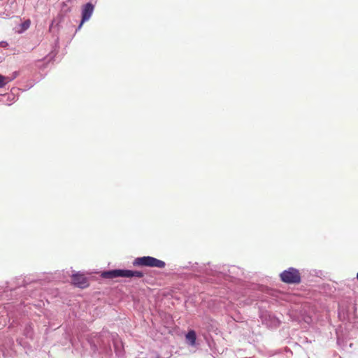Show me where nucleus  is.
I'll list each match as a JSON object with an SVG mask.
<instances>
[{
	"label": "nucleus",
	"mask_w": 358,
	"mask_h": 358,
	"mask_svg": "<svg viewBox=\"0 0 358 358\" xmlns=\"http://www.w3.org/2000/svg\"><path fill=\"white\" fill-rule=\"evenodd\" d=\"M143 273L139 271H131V270H122L115 269L108 271H104L101 273V277L103 278L113 279L118 277L122 278H132L136 277L138 278L143 277Z\"/></svg>",
	"instance_id": "obj_1"
},
{
	"label": "nucleus",
	"mask_w": 358,
	"mask_h": 358,
	"mask_svg": "<svg viewBox=\"0 0 358 358\" xmlns=\"http://www.w3.org/2000/svg\"><path fill=\"white\" fill-rule=\"evenodd\" d=\"M280 279L287 284H298L301 282V275L297 269L291 267L281 273Z\"/></svg>",
	"instance_id": "obj_4"
},
{
	"label": "nucleus",
	"mask_w": 358,
	"mask_h": 358,
	"mask_svg": "<svg viewBox=\"0 0 358 358\" xmlns=\"http://www.w3.org/2000/svg\"><path fill=\"white\" fill-rule=\"evenodd\" d=\"M196 333L194 330H190L186 334V339L190 343V345H194L196 343Z\"/></svg>",
	"instance_id": "obj_9"
},
{
	"label": "nucleus",
	"mask_w": 358,
	"mask_h": 358,
	"mask_svg": "<svg viewBox=\"0 0 358 358\" xmlns=\"http://www.w3.org/2000/svg\"><path fill=\"white\" fill-rule=\"evenodd\" d=\"M3 96L6 98V101L1 99L0 101L4 103L7 106L12 105V103L15 102L17 99V96L14 93L6 94H3Z\"/></svg>",
	"instance_id": "obj_8"
},
{
	"label": "nucleus",
	"mask_w": 358,
	"mask_h": 358,
	"mask_svg": "<svg viewBox=\"0 0 358 358\" xmlns=\"http://www.w3.org/2000/svg\"><path fill=\"white\" fill-rule=\"evenodd\" d=\"M10 82V79L8 76L0 74V88L4 87Z\"/></svg>",
	"instance_id": "obj_12"
},
{
	"label": "nucleus",
	"mask_w": 358,
	"mask_h": 358,
	"mask_svg": "<svg viewBox=\"0 0 358 358\" xmlns=\"http://www.w3.org/2000/svg\"><path fill=\"white\" fill-rule=\"evenodd\" d=\"M357 280H358V273H357Z\"/></svg>",
	"instance_id": "obj_15"
},
{
	"label": "nucleus",
	"mask_w": 358,
	"mask_h": 358,
	"mask_svg": "<svg viewBox=\"0 0 358 358\" xmlns=\"http://www.w3.org/2000/svg\"><path fill=\"white\" fill-rule=\"evenodd\" d=\"M30 24H31V22L29 20H27L24 21L23 22H22L20 24V30H18V32L23 33L24 31H25L27 29H28L29 28Z\"/></svg>",
	"instance_id": "obj_10"
},
{
	"label": "nucleus",
	"mask_w": 358,
	"mask_h": 358,
	"mask_svg": "<svg viewBox=\"0 0 358 358\" xmlns=\"http://www.w3.org/2000/svg\"><path fill=\"white\" fill-rule=\"evenodd\" d=\"M133 264L136 266L156 267L159 268H163L166 266L164 261L150 256L137 257L134 260Z\"/></svg>",
	"instance_id": "obj_2"
},
{
	"label": "nucleus",
	"mask_w": 358,
	"mask_h": 358,
	"mask_svg": "<svg viewBox=\"0 0 358 358\" xmlns=\"http://www.w3.org/2000/svg\"><path fill=\"white\" fill-rule=\"evenodd\" d=\"M18 76V72L17 71H14L13 73H12V76H8V79H10V82L13 81L14 79H15Z\"/></svg>",
	"instance_id": "obj_13"
},
{
	"label": "nucleus",
	"mask_w": 358,
	"mask_h": 358,
	"mask_svg": "<svg viewBox=\"0 0 358 358\" xmlns=\"http://www.w3.org/2000/svg\"><path fill=\"white\" fill-rule=\"evenodd\" d=\"M71 11V7L69 6L66 3L62 2L60 13L66 15Z\"/></svg>",
	"instance_id": "obj_11"
},
{
	"label": "nucleus",
	"mask_w": 358,
	"mask_h": 358,
	"mask_svg": "<svg viewBox=\"0 0 358 358\" xmlns=\"http://www.w3.org/2000/svg\"><path fill=\"white\" fill-rule=\"evenodd\" d=\"M72 284L76 287L81 289L86 288L89 286V282L87 278L84 274L77 273L73 274L71 277Z\"/></svg>",
	"instance_id": "obj_5"
},
{
	"label": "nucleus",
	"mask_w": 358,
	"mask_h": 358,
	"mask_svg": "<svg viewBox=\"0 0 358 358\" xmlns=\"http://www.w3.org/2000/svg\"><path fill=\"white\" fill-rule=\"evenodd\" d=\"M8 45H9V44L7 41H0V47L3 48H7L8 47Z\"/></svg>",
	"instance_id": "obj_14"
},
{
	"label": "nucleus",
	"mask_w": 358,
	"mask_h": 358,
	"mask_svg": "<svg viewBox=\"0 0 358 358\" xmlns=\"http://www.w3.org/2000/svg\"><path fill=\"white\" fill-rule=\"evenodd\" d=\"M64 17H65L64 15L59 13L57 15V17L52 20V21L49 27V31L50 32H53L54 29H56L57 31H58L59 29V25L63 22Z\"/></svg>",
	"instance_id": "obj_6"
},
{
	"label": "nucleus",
	"mask_w": 358,
	"mask_h": 358,
	"mask_svg": "<svg viewBox=\"0 0 358 358\" xmlns=\"http://www.w3.org/2000/svg\"><path fill=\"white\" fill-rule=\"evenodd\" d=\"M96 3V0L94 1L93 3L92 1L83 4L81 7V20L80 22L79 25L76 28V31H78L81 29L83 24L86 22H87L92 17L94 8L95 4Z\"/></svg>",
	"instance_id": "obj_3"
},
{
	"label": "nucleus",
	"mask_w": 358,
	"mask_h": 358,
	"mask_svg": "<svg viewBox=\"0 0 358 358\" xmlns=\"http://www.w3.org/2000/svg\"><path fill=\"white\" fill-rule=\"evenodd\" d=\"M59 36H57L55 40V43L52 45L51 52L45 57V59L48 60V62L54 60L55 57H56L58 52V50L59 48Z\"/></svg>",
	"instance_id": "obj_7"
}]
</instances>
